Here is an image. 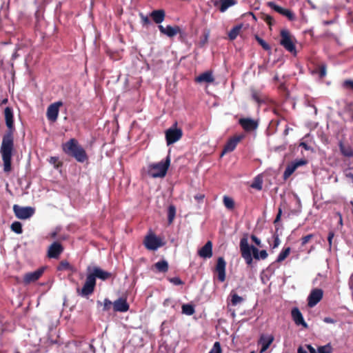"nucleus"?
Instances as JSON below:
<instances>
[{
	"label": "nucleus",
	"mask_w": 353,
	"mask_h": 353,
	"mask_svg": "<svg viewBox=\"0 0 353 353\" xmlns=\"http://www.w3.org/2000/svg\"><path fill=\"white\" fill-rule=\"evenodd\" d=\"M280 45L282 46L287 51L296 54V46L294 41L295 38L290 34L287 29H283L280 32Z\"/></svg>",
	"instance_id": "5"
},
{
	"label": "nucleus",
	"mask_w": 353,
	"mask_h": 353,
	"mask_svg": "<svg viewBox=\"0 0 353 353\" xmlns=\"http://www.w3.org/2000/svg\"><path fill=\"white\" fill-rule=\"evenodd\" d=\"M209 38V32L205 33L203 37L201 38L199 41V45L201 47L204 46L208 41Z\"/></svg>",
	"instance_id": "48"
},
{
	"label": "nucleus",
	"mask_w": 353,
	"mask_h": 353,
	"mask_svg": "<svg viewBox=\"0 0 353 353\" xmlns=\"http://www.w3.org/2000/svg\"><path fill=\"white\" fill-rule=\"evenodd\" d=\"M277 231H278V228H276V232H277ZM273 238H274V243L272 245V248L274 249L279 245L281 241H280V239L279 237V234L277 233H275L273 235Z\"/></svg>",
	"instance_id": "45"
},
{
	"label": "nucleus",
	"mask_w": 353,
	"mask_h": 353,
	"mask_svg": "<svg viewBox=\"0 0 353 353\" xmlns=\"http://www.w3.org/2000/svg\"><path fill=\"white\" fill-rule=\"evenodd\" d=\"M292 320L296 325H302L304 328H307L308 325L305 321L303 314L298 307H294L291 311Z\"/></svg>",
	"instance_id": "19"
},
{
	"label": "nucleus",
	"mask_w": 353,
	"mask_h": 353,
	"mask_svg": "<svg viewBox=\"0 0 353 353\" xmlns=\"http://www.w3.org/2000/svg\"><path fill=\"white\" fill-rule=\"evenodd\" d=\"M176 215V208L173 205H170L168 210V220L169 223H172Z\"/></svg>",
	"instance_id": "33"
},
{
	"label": "nucleus",
	"mask_w": 353,
	"mask_h": 353,
	"mask_svg": "<svg viewBox=\"0 0 353 353\" xmlns=\"http://www.w3.org/2000/svg\"><path fill=\"white\" fill-rule=\"evenodd\" d=\"M334 236V234L333 232H330L329 234H328V236H327V241L329 242V245H330V247L332 246V239Z\"/></svg>",
	"instance_id": "57"
},
{
	"label": "nucleus",
	"mask_w": 353,
	"mask_h": 353,
	"mask_svg": "<svg viewBox=\"0 0 353 353\" xmlns=\"http://www.w3.org/2000/svg\"><path fill=\"white\" fill-rule=\"evenodd\" d=\"M49 162L54 165L57 169L62 167L63 163L59 161V158L57 157H51Z\"/></svg>",
	"instance_id": "40"
},
{
	"label": "nucleus",
	"mask_w": 353,
	"mask_h": 353,
	"mask_svg": "<svg viewBox=\"0 0 353 353\" xmlns=\"http://www.w3.org/2000/svg\"><path fill=\"white\" fill-rule=\"evenodd\" d=\"M140 16L143 25H148L150 23V21L148 17L145 16L143 14H141Z\"/></svg>",
	"instance_id": "53"
},
{
	"label": "nucleus",
	"mask_w": 353,
	"mask_h": 353,
	"mask_svg": "<svg viewBox=\"0 0 353 353\" xmlns=\"http://www.w3.org/2000/svg\"><path fill=\"white\" fill-rule=\"evenodd\" d=\"M288 131H289V128H288V127H287V128L285 129V130L283 131V134H284L285 136L288 135Z\"/></svg>",
	"instance_id": "63"
},
{
	"label": "nucleus",
	"mask_w": 353,
	"mask_h": 353,
	"mask_svg": "<svg viewBox=\"0 0 353 353\" xmlns=\"http://www.w3.org/2000/svg\"><path fill=\"white\" fill-rule=\"evenodd\" d=\"M281 214H282V209L281 208H279V210H278V213L276 214V216L274 221V223L276 224L278 222L280 221L281 220Z\"/></svg>",
	"instance_id": "54"
},
{
	"label": "nucleus",
	"mask_w": 353,
	"mask_h": 353,
	"mask_svg": "<svg viewBox=\"0 0 353 353\" xmlns=\"http://www.w3.org/2000/svg\"><path fill=\"white\" fill-rule=\"evenodd\" d=\"M170 164V157L168 156L165 161L150 164L148 167V174L153 178L164 177Z\"/></svg>",
	"instance_id": "4"
},
{
	"label": "nucleus",
	"mask_w": 353,
	"mask_h": 353,
	"mask_svg": "<svg viewBox=\"0 0 353 353\" xmlns=\"http://www.w3.org/2000/svg\"><path fill=\"white\" fill-rule=\"evenodd\" d=\"M255 39L259 43V44L263 48V50L266 51L271 50V47L270 45L265 42L263 39H261L259 36L255 35Z\"/></svg>",
	"instance_id": "38"
},
{
	"label": "nucleus",
	"mask_w": 353,
	"mask_h": 353,
	"mask_svg": "<svg viewBox=\"0 0 353 353\" xmlns=\"http://www.w3.org/2000/svg\"><path fill=\"white\" fill-rule=\"evenodd\" d=\"M342 87L344 89L353 91V80L346 79L342 83Z\"/></svg>",
	"instance_id": "42"
},
{
	"label": "nucleus",
	"mask_w": 353,
	"mask_h": 353,
	"mask_svg": "<svg viewBox=\"0 0 353 353\" xmlns=\"http://www.w3.org/2000/svg\"><path fill=\"white\" fill-rule=\"evenodd\" d=\"M326 75V65L322 64L319 66V76L323 77Z\"/></svg>",
	"instance_id": "51"
},
{
	"label": "nucleus",
	"mask_w": 353,
	"mask_h": 353,
	"mask_svg": "<svg viewBox=\"0 0 353 353\" xmlns=\"http://www.w3.org/2000/svg\"><path fill=\"white\" fill-rule=\"evenodd\" d=\"M169 281L172 283H173L175 285H179L183 284V282L181 281V279L179 277H172L168 279Z\"/></svg>",
	"instance_id": "49"
},
{
	"label": "nucleus",
	"mask_w": 353,
	"mask_h": 353,
	"mask_svg": "<svg viewBox=\"0 0 353 353\" xmlns=\"http://www.w3.org/2000/svg\"><path fill=\"white\" fill-rule=\"evenodd\" d=\"M13 211L15 216L19 219H28L34 213V208L31 207H21L17 204L13 205Z\"/></svg>",
	"instance_id": "9"
},
{
	"label": "nucleus",
	"mask_w": 353,
	"mask_h": 353,
	"mask_svg": "<svg viewBox=\"0 0 353 353\" xmlns=\"http://www.w3.org/2000/svg\"><path fill=\"white\" fill-rule=\"evenodd\" d=\"M63 250V247L60 243L54 241L48 248V257L50 259H59Z\"/></svg>",
	"instance_id": "15"
},
{
	"label": "nucleus",
	"mask_w": 353,
	"mask_h": 353,
	"mask_svg": "<svg viewBox=\"0 0 353 353\" xmlns=\"http://www.w3.org/2000/svg\"><path fill=\"white\" fill-rule=\"evenodd\" d=\"M62 150L68 156L74 158L79 163H84L88 159L85 150L74 138L63 143Z\"/></svg>",
	"instance_id": "2"
},
{
	"label": "nucleus",
	"mask_w": 353,
	"mask_h": 353,
	"mask_svg": "<svg viewBox=\"0 0 353 353\" xmlns=\"http://www.w3.org/2000/svg\"><path fill=\"white\" fill-rule=\"evenodd\" d=\"M182 312L186 315H192L195 312L194 307L190 304H183L182 305Z\"/></svg>",
	"instance_id": "35"
},
{
	"label": "nucleus",
	"mask_w": 353,
	"mask_h": 353,
	"mask_svg": "<svg viewBox=\"0 0 353 353\" xmlns=\"http://www.w3.org/2000/svg\"><path fill=\"white\" fill-rule=\"evenodd\" d=\"M268 6L276 12L286 17L289 20L292 21L294 19V14L290 10L283 8L272 1L268 2Z\"/></svg>",
	"instance_id": "17"
},
{
	"label": "nucleus",
	"mask_w": 353,
	"mask_h": 353,
	"mask_svg": "<svg viewBox=\"0 0 353 353\" xmlns=\"http://www.w3.org/2000/svg\"><path fill=\"white\" fill-rule=\"evenodd\" d=\"M323 292L321 289L312 290L307 298V305L310 307L315 306L323 298Z\"/></svg>",
	"instance_id": "16"
},
{
	"label": "nucleus",
	"mask_w": 353,
	"mask_h": 353,
	"mask_svg": "<svg viewBox=\"0 0 353 353\" xmlns=\"http://www.w3.org/2000/svg\"><path fill=\"white\" fill-rule=\"evenodd\" d=\"M339 148L341 153L345 157H352L353 155V152L350 148H346L342 142L339 143Z\"/></svg>",
	"instance_id": "36"
},
{
	"label": "nucleus",
	"mask_w": 353,
	"mask_h": 353,
	"mask_svg": "<svg viewBox=\"0 0 353 353\" xmlns=\"http://www.w3.org/2000/svg\"><path fill=\"white\" fill-rule=\"evenodd\" d=\"M44 268L41 267L37 269L34 272H28L23 276V283L25 284H29L32 282L37 281L43 274Z\"/></svg>",
	"instance_id": "18"
},
{
	"label": "nucleus",
	"mask_w": 353,
	"mask_h": 353,
	"mask_svg": "<svg viewBox=\"0 0 353 353\" xmlns=\"http://www.w3.org/2000/svg\"><path fill=\"white\" fill-rule=\"evenodd\" d=\"M158 28L161 33L169 37H173L178 33H181V28L178 26H172L168 25L166 27H163L162 25H159Z\"/></svg>",
	"instance_id": "20"
},
{
	"label": "nucleus",
	"mask_w": 353,
	"mask_h": 353,
	"mask_svg": "<svg viewBox=\"0 0 353 353\" xmlns=\"http://www.w3.org/2000/svg\"><path fill=\"white\" fill-rule=\"evenodd\" d=\"M299 146L300 147H302L303 149H305V150H313L311 146H310L307 143H306L305 142H301L299 143Z\"/></svg>",
	"instance_id": "55"
},
{
	"label": "nucleus",
	"mask_w": 353,
	"mask_h": 353,
	"mask_svg": "<svg viewBox=\"0 0 353 353\" xmlns=\"http://www.w3.org/2000/svg\"><path fill=\"white\" fill-rule=\"evenodd\" d=\"M183 136L182 130L176 128H170L165 131V139L167 145L174 143L181 139Z\"/></svg>",
	"instance_id": "8"
},
{
	"label": "nucleus",
	"mask_w": 353,
	"mask_h": 353,
	"mask_svg": "<svg viewBox=\"0 0 353 353\" xmlns=\"http://www.w3.org/2000/svg\"><path fill=\"white\" fill-rule=\"evenodd\" d=\"M308 349L310 353H319V352L316 351V350L311 345H308Z\"/></svg>",
	"instance_id": "60"
},
{
	"label": "nucleus",
	"mask_w": 353,
	"mask_h": 353,
	"mask_svg": "<svg viewBox=\"0 0 353 353\" xmlns=\"http://www.w3.org/2000/svg\"><path fill=\"white\" fill-rule=\"evenodd\" d=\"M236 0H216L214 2V6L218 8L221 12H225L230 7L236 4Z\"/></svg>",
	"instance_id": "22"
},
{
	"label": "nucleus",
	"mask_w": 353,
	"mask_h": 353,
	"mask_svg": "<svg viewBox=\"0 0 353 353\" xmlns=\"http://www.w3.org/2000/svg\"><path fill=\"white\" fill-rule=\"evenodd\" d=\"M209 353H221V347L219 342H215Z\"/></svg>",
	"instance_id": "44"
},
{
	"label": "nucleus",
	"mask_w": 353,
	"mask_h": 353,
	"mask_svg": "<svg viewBox=\"0 0 353 353\" xmlns=\"http://www.w3.org/2000/svg\"><path fill=\"white\" fill-rule=\"evenodd\" d=\"M314 237V234H310L301 238V245H305L312 238Z\"/></svg>",
	"instance_id": "47"
},
{
	"label": "nucleus",
	"mask_w": 353,
	"mask_h": 353,
	"mask_svg": "<svg viewBox=\"0 0 353 353\" xmlns=\"http://www.w3.org/2000/svg\"><path fill=\"white\" fill-rule=\"evenodd\" d=\"M161 239L157 237L154 234L150 233L146 235L143 240V245L149 250H156L164 245Z\"/></svg>",
	"instance_id": "6"
},
{
	"label": "nucleus",
	"mask_w": 353,
	"mask_h": 353,
	"mask_svg": "<svg viewBox=\"0 0 353 353\" xmlns=\"http://www.w3.org/2000/svg\"><path fill=\"white\" fill-rule=\"evenodd\" d=\"M96 286V280L94 279L92 276H90L89 274L86 276V279L83 288L80 290L79 288L77 289V292L79 295L81 296H88L91 295L94 291Z\"/></svg>",
	"instance_id": "7"
},
{
	"label": "nucleus",
	"mask_w": 353,
	"mask_h": 353,
	"mask_svg": "<svg viewBox=\"0 0 353 353\" xmlns=\"http://www.w3.org/2000/svg\"><path fill=\"white\" fill-rule=\"evenodd\" d=\"M130 305L125 299L119 298L113 303L114 312H125L129 310Z\"/></svg>",
	"instance_id": "23"
},
{
	"label": "nucleus",
	"mask_w": 353,
	"mask_h": 353,
	"mask_svg": "<svg viewBox=\"0 0 353 353\" xmlns=\"http://www.w3.org/2000/svg\"><path fill=\"white\" fill-rule=\"evenodd\" d=\"M154 266L155 267L158 272L162 273L167 272L169 269L168 263L165 260H161L157 262Z\"/></svg>",
	"instance_id": "29"
},
{
	"label": "nucleus",
	"mask_w": 353,
	"mask_h": 353,
	"mask_svg": "<svg viewBox=\"0 0 353 353\" xmlns=\"http://www.w3.org/2000/svg\"><path fill=\"white\" fill-rule=\"evenodd\" d=\"M89 274L92 276L94 280L98 278L102 281H105L112 276V274L110 272L105 271L99 267H94L92 272Z\"/></svg>",
	"instance_id": "21"
},
{
	"label": "nucleus",
	"mask_w": 353,
	"mask_h": 353,
	"mask_svg": "<svg viewBox=\"0 0 353 353\" xmlns=\"http://www.w3.org/2000/svg\"><path fill=\"white\" fill-rule=\"evenodd\" d=\"M298 353H307V352L303 350L301 347L298 349Z\"/></svg>",
	"instance_id": "62"
},
{
	"label": "nucleus",
	"mask_w": 353,
	"mask_h": 353,
	"mask_svg": "<svg viewBox=\"0 0 353 353\" xmlns=\"http://www.w3.org/2000/svg\"><path fill=\"white\" fill-rule=\"evenodd\" d=\"M57 231H54V232H52L50 234V236L52 238V239H55L57 236Z\"/></svg>",
	"instance_id": "61"
},
{
	"label": "nucleus",
	"mask_w": 353,
	"mask_h": 353,
	"mask_svg": "<svg viewBox=\"0 0 353 353\" xmlns=\"http://www.w3.org/2000/svg\"><path fill=\"white\" fill-rule=\"evenodd\" d=\"M243 300V298L239 296L237 294H233L231 295V303L233 305H236L237 304L241 303Z\"/></svg>",
	"instance_id": "41"
},
{
	"label": "nucleus",
	"mask_w": 353,
	"mask_h": 353,
	"mask_svg": "<svg viewBox=\"0 0 353 353\" xmlns=\"http://www.w3.org/2000/svg\"><path fill=\"white\" fill-rule=\"evenodd\" d=\"M263 19L269 26H272L274 22L273 17L269 14H263Z\"/></svg>",
	"instance_id": "50"
},
{
	"label": "nucleus",
	"mask_w": 353,
	"mask_h": 353,
	"mask_svg": "<svg viewBox=\"0 0 353 353\" xmlns=\"http://www.w3.org/2000/svg\"><path fill=\"white\" fill-rule=\"evenodd\" d=\"M223 202L225 207L228 210H234V208L235 207V203H234V201L232 198L225 195V196H223Z\"/></svg>",
	"instance_id": "31"
},
{
	"label": "nucleus",
	"mask_w": 353,
	"mask_h": 353,
	"mask_svg": "<svg viewBox=\"0 0 353 353\" xmlns=\"http://www.w3.org/2000/svg\"><path fill=\"white\" fill-rule=\"evenodd\" d=\"M243 28L242 24L236 25L233 27L228 32V38L230 41H234L239 34Z\"/></svg>",
	"instance_id": "28"
},
{
	"label": "nucleus",
	"mask_w": 353,
	"mask_h": 353,
	"mask_svg": "<svg viewBox=\"0 0 353 353\" xmlns=\"http://www.w3.org/2000/svg\"><path fill=\"white\" fill-rule=\"evenodd\" d=\"M319 353H332V347L330 345L321 346L318 348Z\"/></svg>",
	"instance_id": "43"
},
{
	"label": "nucleus",
	"mask_w": 353,
	"mask_h": 353,
	"mask_svg": "<svg viewBox=\"0 0 353 353\" xmlns=\"http://www.w3.org/2000/svg\"><path fill=\"white\" fill-rule=\"evenodd\" d=\"M97 305H103V311L106 312L110 310L111 307L113 306V303L108 299H105L103 303L101 301H97Z\"/></svg>",
	"instance_id": "34"
},
{
	"label": "nucleus",
	"mask_w": 353,
	"mask_h": 353,
	"mask_svg": "<svg viewBox=\"0 0 353 353\" xmlns=\"http://www.w3.org/2000/svg\"><path fill=\"white\" fill-rule=\"evenodd\" d=\"M290 250H291V249L290 247L284 248L281 252V253L279 254V256L276 260V262L281 263L283 261H284L289 256V254L290 253Z\"/></svg>",
	"instance_id": "32"
},
{
	"label": "nucleus",
	"mask_w": 353,
	"mask_h": 353,
	"mask_svg": "<svg viewBox=\"0 0 353 353\" xmlns=\"http://www.w3.org/2000/svg\"><path fill=\"white\" fill-rule=\"evenodd\" d=\"M332 23V21H323V23H324L325 25H329V24H331Z\"/></svg>",
	"instance_id": "64"
},
{
	"label": "nucleus",
	"mask_w": 353,
	"mask_h": 353,
	"mask_svg": "<svg viewBox=\"0 0 353 353\" xmlns=\"http://www.w3.org/2000/svg\"><path fill=\"white\" fill-rule=\"evenodd\" d=\"M245 137L243 134L235 135L228 139L224 145L221 156L225 153L231 152L234 150L237 144Z\"/></svg>",
	"instance_id": "10"
},
{
	"label": "nucleus",
	"mask_w": 353,
	"mask_h": 353,
	"mask_svg": "<svg viewBox=\"0 0 353 353\" xmlns=\"http://www.w3.org/2000/svg\"><path fill=\"white\" fill-rule=\"evenodd\" d=\"M150 17L155 23L160 24L165 17V12L164 10H154L150 13Z\"/></svg>",
	"instance_id": "25"
},
{
	"label": "nucleus",
	"mask_w": 353,
	"mask_h": 353,
	"mask_svg": "<svg viewBox=\"0 0 353 353\" xmlns=\"http://www.w3.org/2000/svg\"><path fill=\"white\" fill-rule=\"evenodd\" d=\"M274 337L272 336H261L259 339V344L261 345V352H263L268 350L271 343L273 342Z\"/></svg>",
	"instance_id": "27"
},
{
	"label": "nucleus",
	"mask_w": 353,
	"mask_h": 353,
	"mask_svg": "<svg viewBox=\"0 0 353 353\" xmlns=\"http://www.w3.org/2000/svg\"><path fill=\"white\" fill-rule=\"evenodd\" d=\"M198 254L200 257L204 259H210L212 256V243L210 241L207 243L198 250Z\"/></svg>",
	"instance_id": "24"
},
{
	"label": "nucleus",
	"mask_w": 353,
	"mask_h": 353,
	"mask_svg": "<svg viewBox=\"0 0 353 353\" xmlns=\"http://www.w3.org/2000/svg\"><path fill=\"white\" fill-rule=\"evenodd\" d=\"M11 230L17 234H21L23 232L22 225L19 221H14L11 224Z\"/></svg>",
	"instance_id": "37"
},
{
	"label": "nucleus",
	"mask_w": 353,
	"mask_h": 353,
	"mask_svg": "<svg viewBox=\"0 0 353 353\" xmlns=\"http://www.w3.org/2000/svg\"><path fill=\"white\" fill-rule=\"evenodd\" d=\"M195 81L198 83H212L214 81V78L212 72L206 71L196 77Z\"/></svg>",
	"instance_id": "26"
},
{
	"label": "nucleus",
	"mask_w": 353,
	"mask_h": 353,
	"mask_svg": "<svg viewBox=\"0 0 353 353\" xmlns=\"http://www.w3.org/2000/svg\"><path fill=\"white\" fill-rule=\"evenodd\" d=\"M226 262L223 257L220 256L217 259L214 272L217 274L218 280L223 282L225 280Z\"/></svg>",
	"instance_id": "12"
},
{
	"label": "nucleus",
	"mask_w": 353,
	"mask_h": 353,
	"mask_svg": "<svg viewBox=\"0 0 353 353\" xmlns=\"http://www.w3.org/2000/svg\"><path fill=\"white\" fill-rule=\"evenodd\" d=\"M252 99L254 100L257 103L261 104L265 103V97L259 91L256 90H252L251 91Z\"/></svg>",
	"instance_id": "30"
},
{
	"label": "nucleus",
	"mask_w": 353,
	"mask_h": 353,
	"mask_svg": "<svg viewBox=\"0 0 353 353\" xmlns=\"http://www.w3.org/2000/svg\"><path fill=\"white\" fill-rule=\"evenodd\" d=\"M239 248L241 256L248 265L252 263L253 258L259 260L260 250L256 247L249 245L247 234H244L241 239Z\"/></svg>",
	"instance_id": "3"
},
{
	"label": "nucleus",
	"mask_w": 353,
	"mask_h": 353,
	"mask_svg": "<svg viewBox=\"0 0 353 353\" xmlns=\"http://www.w3.org/2000/svg\"><path fill=\"white\" fill-rule=\"evenodd\" d=\"M323 321L327 323H333L334 322V321L330 317H325Z\"/></svg>",
	"instance_id": "59"
},
{
	"label": "nucleus",
	"mask_w": 353,
	"mask_h": 353,
	"mask_svg": "<svg viewBox=\"0 0 353 353\" xmlns=\"http://www.w3.org/2000/svg\"><path fill=\"white\" fill-rule=\"evenodd\" d=\"M251 239L257 246L262 247L261 241L256 236L252 234Z\"/></svg>",
	"instance_id": "52"
},
{
	"label": "nucleus",
	"mask_w": 353,
	"mask_h": 353,
	"mask_svg": "<svg viewBox=\"0 0 353 353\" xmlns=\"http://www.w3.org/2000/svg\"><path fill=\"white\" fill-rule=\"evenodd\" d=\"M307 163V161L305 159L296 160L291 163L288 164L284 171L283 178L285 179L290 177L293 172L300 166L305 165Z\"/></svg>",
	"instance_id": "13"
},
{
	"label": "nucleus",
	"mask_w": 353,
	"mask_h": 353,
	"mask_svg": "<svg viewBox=\"0 0 353 353\" xmlns=\"http://www.w3.org/2000/svg\"><path fill=\"white\" fill-rule=\"evenodd\" d=\"M268 254L266 250H262L259 252V259H265Z\"/></svg>",
	"instance_id": "56"
},
{
	"label": "nucleus",
	"mask_w": 353,
	"mask_h": 353,
	"mask_svg": "<svg viewBox=\"0 0 353 353\" xmlns=\"http://www.w3.org/2000/svg\"><path fill=\"white\" fill-rule=\"evenodd\" d=\"M239 123L245 132H252L257 129L259 121L251 118H241Z\"/></svg>",
	"instance_id": "14"
},
{
	"label": "nucleus",
	"mask_w": 353,
	"mask_h": 353,
	"mask_svg": "<svg viewBox=\"0 0 353 353\" xmlns=\"http://www.w3.org/2000/svg\"><path fill=\"white\" fill-rule=\"evenodd\" d=\"M349 286L351 290H353V274L351 275L349 281Z\"/></svg>",
	"instance_id": "58"
},
{
	"label": "nucleus",
	"mask_w": 353,
	"mask_h": 353,
	"mask_svg": "<svg viewBox=\"0 0 353 353\" xmlns=\"http://www.w3.org/2000/svg\"><path fill=\"white\" fill-rule=\"evenodd\" d=\"M70 269H71L70 264L65 260L61 261L57 267V270L59 271L68 270Z\"/></svg>",
	"instance_id": "39"
},
{
	"label": "nucleus",
	"mask_w": 353,
	"mask_h": 353,
	"mask_svg": "<svg viewBox=\"0 0 353 353\" xmlns=\"http://www.w3.org/2000/svg\"><path fill=\"white\" fill-rule=\"evenodd\" d=\"M3 114L8 130L3 136L0 152L3 163V171L8 173L12 170V157L14 150V133L15 132L12 108L10 107H6L4 109Z\"/></svg>",
	"instance_id": "1"
},
{
	"label": "nucleus",
	"mask_w": 353,
	"mask_h": 353,
	"mask_svg": "<svg viewBox=\"0 0 353 353\" xmlns=\"http://www.w3.org/2000/svg\"><path fill=\"white\" fill-rule=\"evenodd\" d=\"M63 105L62 101H57L50 104L47 109V118L49 121L54 122L59 116V108Z\"/></svg>",
	"instance_id": "11"
},
{
	"label": "nucleus",
	"mask_w": 353,
	"mask_h": 353,
	"mask_svg": "<svg viewBox=\"0 0 353 353\" xmlns=\"http://www.w3.org/2000/svg\"><path fill=\"white\" fill-rule=\"evenodd\" d=\"M251 187L256 190H261L262 189V181L256 178L254 182L252 184Z\"/></svg>",
	"instance_id": "46"
}]
</instances>
